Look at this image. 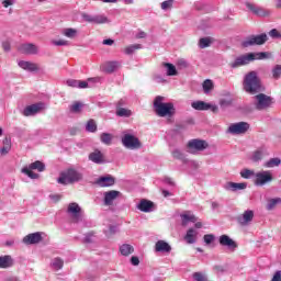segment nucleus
<instances>
[{"mask_svg": "<svg viewBox=\"0 0 281 281\" xmlns=\"http://www.w3.org/2000/svg\"><path fill=\"white\" fill-rule=\"evenodd\" d=\"M267 155H269V153H267V148L260 147L252 153L250 159L251 161H254V164H258V161H262V159L267 157Z\"/></svg>", "mask_w": 281, "mask_h": 281, "instance_id": "23", "label": "nucleus"}, {"mask_svg": "<svg viewBox=\"0 0 281 281\" xmlns=\"http://www.w3.org/2000/svg\"><path fill=\"white\" fill-rule=\"evenodd\" d=\"M61 34L66 36L67 38H76L78 36V30L76 29H64L61 31Z\"/></svg>", "mask_w": 281, "mask_h": 281, "instance_id": "39", "label": "nucleus"}, {"mask_svg": "<svg viewBox=\"0 0 281 281\" xmlns=\"http://www.w3.org/2000/svg\"><path fill=\"white\" fill-rule=\"evenodd\" d=\"M279 203H281V198H274L269 200L267 204V210H273V207H276V205H278Z\"/></svg>", "mask_w": 281, "mask_h": 281, "instance_id": "48", "label": "nucleus"}, {"mask_svg": "<svg viewBox=\"0 0 281 281\" xmlns=\"http://www.w3.org/2000/svg\"><path fill=\"white\" fill-rule=\"evenodd\" d=\"M2 49H4V52H10V49H11L10 40H5L2 42Z\"/></svg>", "mask_w": 281, "mask_h": 281, "instance_id": "60", "label": "nucleus"}, {"mask_svg": "<svg viewBox=\"0 0 281 281\" xmlns=\"http://www.w3.org/2000/svg\"><path fill=\"white\" fill-rule=\"evenodd\" d=\"M281 76V66L277 65L273 69H272V77L274 78V80H278Z\"/></svg>", "mask_w": 281, "mask_h": 281, "instance_id": "52", "label": "nucleus"}, {"mask_svg": "<svg viewBox=\"0 0 281 281\" xmlns=\"http://www.w3.org/2000/svg\"><path fill=\"white\" fill-rule=\"evenodd\" d=\"M280 164H281L280 158H271L270 160H268L265 164V167L266 168H276V167L280 166Z\"/></svg>", "mask_w": 281, "mask_h": 281, "instance_id": "43", "label": "nucleus"}, {"mask_svg": "<svg viewBox=\"0 0 281 281\" xmlns=\"http://www.w3.org/2000/svg\"><path fill=\"white\" fill-rule=\"evenodd\" d=\"M89 161L92 164H97L98 166H102V164H106V159L104 158V154L100 151V149H94L88 156Z\"/></svg>", "mask_w": 281, "mask_h": 281, "instance_id": "16", "label": "nucleus"}, {"mask_svg": "<svg viewBox=\"0 0 281 281\" xmlns=\"http://www.w3.org/2000/svg\"><path fill=\"white\" fill-rule=\"evenodd\" d=\"M50 267L54 269V271H60V269L65 267V260H63L60 257L54 258L50 262Z\"/></svg>", "mask_w": 281, "mask_h": 281, "instance_id": "32", "label": "nucleus"}, {"mask_svg": "<svg viewBox=\"0 0 281 281\" xmlns=\"http://www.w3.org/2000/svg\"><path fill=\"white\" fill-rule=\"evenodd\" d=\"M106 23H111V20L104 14H95L94 15V25H104Z\"/></svg>", "mask_w": 281, "mask_h": 281, "instance_id": "35", "label": "nucleus"}, {"mask_svg": "<svg viewBox=\"0 0 281 281\" xmlns=\"http://www.w3.org/2000/svg\"><path fill=\"white\" fill-rule=\"evenodd\" d=\"M213 271H215V273H225V267L220 265L214 266Z\"/></svg>", "mask_w": 281, "mask_h": 281, "instance_id": "62", "label": "nucleus"}, {"mask_svg": "<svg viewBox=\"0 0 281 281\" xmlns=\"http://www.w3.org/2000/svg\"><path fill=\"white\" fill-rule=\"evenodd\" d=\"M203 240H204L205 245H210L211 243L216 240V236H214L213 234H206V235H204Z\"/></svg>", "mask_w": 281, "mask_h": 281, "instance_id": "53", "label": "nucleus"}, {"mask_svg": "<svg viewBox=\"0 0 281 281\" xmlns=\"http://www.w3.org/2000/svg\"><path fill=\"white\" fill-rule=\"evenodd\" d=\"M177 67L178 69H188V67H190V64L188 63V60L180 58L177 60Z\"/></svg>", "mask_w": 281, "mask_h": 281, "instance_id": "50", "label": "nucleus"}, {"mask_svg": "<svg viewBox=\"0 0 281 281\" xmlns=\"http://www.w3.org/2000/svg\"><path fill=\"white\" fill-rule=\"evenodd\" d=\"M271 281H281V271H280V270H278V271L273 274Z\"/></svg>", "mask_w": 281, "mask_h": 281, "instance_id": "64", "label": "nucleus"}, {"mask_svg": "<svg viewBox=\"0 0 281 281\" xmlns=\"http://www.w3.org/2000/svg\"><path fill=\"white\" fill-rule=\"evenodd\" d=\"M192 109L195 111H210V103L204 101H194L191 103Z\"/></svg>", "mask_w": 281, "mask_h": 281, "instance_id": "31", "label": "nucleus"}, {"mask_svg": "<svg viewBox=\"0 0 281 281\" xmlns=\"http://www.w3.org/2000/svg\"><path fill=\"white\" fill-rule=\"evenodd\" d=\"M243 89L250 95H256V93H261V91H265L262 80L256 70H251L244 76Z\"/></svg>", "mask_w": 281, "mask_h": 281, "instance_id": "1", "label": "nucleus"}, {"mask_svg": "<svg viewBox=\"0 0 281 281\" xmlns=\"http://www.w3.org/2000/svg\"><path fill=\"white\" fill-rule=\"evenodd\" d=\"M44 108H45L44 103H35L32 105H27L23 110V115L25 117H32V115H36V113H41V111H43Z\"/></svg>", "mask_w": 281, "mask_h": 281, "instance_id": "15", "label": "nucleus"}, {"mask_svg": "<svg viewBox=\"0 0 281 281\" xmlns=\"http://www.w3.org/2000/svg\"><path fill=\"white\" fill-rule=\"evenodd\" d=\"M20 50L23 54H38V47L34 44H23L20 47Z\"/></svg>", "mask_w": 281, "mask_h": 281, "instance_id": "30", "label": "nucleus"}, {"mask_svg": "<svg viewBox=\"0 0 281 281\" xmlns=\"http://www.w3.org/2000/svg\"><path fill=\"white\" fill-rule=\"evenodd\" d=\"M153 207H155V203L146 199L140 200V202L137 204V210L140 212H153Z\"/></svg>", "mask_w": 281, "mask_h": 281, "instance_id": "24", "label": "nucleus"}, {"mask_svg": "<svg viewBox=\"0 0 281 281\" xmlns=\"http://www.w3.org/2000/svg\"><path fill=\"white\" fill-rule=\"evenodd\" d=\"M245 5L256 16H270V14H271V11H269L262 7H258L251 2H246Z\"/></svg>", "mask_w": 281, "mask_h": 281, "instance_id": "12", "label": "nucleus"}, {"mask_svg": "<svg viewBox=\"0 0 281 281\" xmlns=\"http://www.w3.org/2000/svg\"><path fill=\"white\" fill-rule=\"evenodd\" d=\"M98 186L100 188H111V186H115V178L113 176H104L97 180Z\"/></svg>", "mask_w": 281, "mask_h": 281, "instance_id": "22", "label": "nucleus"}, {"mask_svg": "<svg viewBox=\"0 0 281 281\" xmlns=\"http://www.w3.org/2000/svg\"><path fill=\"white\" fill-rule=\"evenodd\" d=\"M196 236H199V232L194 228H189L184 236V240L188 245H194V243H196Z\"/></svg>", "mask_w": 281, "mask_h": 281, "instance_id": "29", "label": "nucleus"}, {"mask_svg": "<svg viewBox=\"0 0 281 281\" xmlns=\"http://www.w3.org/2000/svg\"><path fill=\"white\" fill-rule=\"evenodd\" d=\"M80 212H82V209L78 203L71 202L68 204L67 213L72 217L75 223H78V221H80Z\"/></svg>", "mask_w": 281, "mask_h": 281, "instance_id": "13", "label": "nucleus"}, {"mask_svg": "<svg viewBox=\"0 0 281 281\" xmlns=\"http://www.w3.org/2000/svg\"><path fill=\"white\" fill-rule=\"evenodd\" d=\"M187 146L191 155H196V153H202V150H205V148H207L210 145L207 144V142L203 139L195 138V139L189 140Z\"/></svg>", "mask_w": 281, "mask_h": 281, "instance_id": "10", "label": "nucleus"}, {"mask_svg": "<svg viewBox=\"0 0 281 281\" xmlns=\"http://www.w3.org/2000/svg\"><path fill=\"white\" fill-rule=\"evenodd\" d=\"M251 221H254V211L251 210L245 211L243 215H239L237 217V222L239 223V225H249Z\"/></svg>", "mask_w": 281, "mask_h": 281, "instance_id": "21", "label": "nucleus"}, {"mask_svg": "<svg viewBox=\"0 0 281 281\" xmlns=\"http://www.w3.org/2000/svg\"><path fill=\"white\" fill-rule=\"evenodd\" d=\"M212 45V38L211 37H202L199 41V47L200 49H205L206 47H210Z\"/></svg>", "mask_w": 281, "mask_h": 281, "instance_id": "41", "label": "nucleus"}, {"mask_svg": "<svg viewBox=\"0 0 281 281\" xmlns=\"http://www.w3.org/2000/svg\"><path fill=\"white\" fill-rule=\"evenodd\" d=\"M78 81H79V80L68 79V80L66 81V85H67L68 87L78 88Z\"/></svg>", "mask_w": 281, "mask_h": 281, "instance_id": "61", "label": "nucleus"}, {"mask_svg": "<svg viewBox=\"0 0 281 281\" xmlns=\"http://www.w3.org/2000/svg\"><path fill=\"white\" fill-rule=\"evenodd\" d=\"M153 80H154V82H158L159 85H164V82H166L164 77L161 75H158V74H155L153 76Z\"/></svg>", "mask_w": 281, "mask_h": 281, "instance_id": "57", "label": "nucleus"}, {"mask_svg": "<svg viewBox=\"0 0 281 281\" xmlns=\"http://www.w3.org/2000/svg\"><path fill=\"white\" fill-rule=\"evenodd\" d=\"M271 181H273V175L269 170L255 173V186L258 188H262V186H267V183H271Z\"/></svg>", "mask_w": 281, "mask_h": 281, "instance_id": "7", "label": "nucleus"}, {"mask_svg": "<svg viewBox=\"0 0 281 281\" xmlns=\"http://www.w3.org/2000/svg\"><path fill=\"white\" fill-rule=\"evenodd\" d=\"M172 158L173 159H179L180 161H186V156H183V153L179 149H175L172 153Z\"/></svg>", "mask_w": 281, "mask_h": 281, "instance_id": "49", "label": "nucleus"}, {"mask_svg": "<svg viewBox=\"0 0 281 281\" xmlns=\"http://www.w3.org/2000/svg\"><path fill=\"white\" fill-rule=\"evenodd\" d=\"M116 115L119 117H131V115H133V112H131V110L125 109V108H117Z\"/></svg>", "mask_w": 281, "mask_h": 281, "instance_id": "40", "label": "nucleus"}, {"mask_svg": "<svg viewBox=\"0 0 281 281\" xmlns=\"http://www.w3.org/2000/svg\"><path fill=\"white\" fill-rule=\"evenodd\" d=\"M43 240V233H31L23 237L22 241L24 245H38Z\"/></svg>", "mask_w": 281, "mask_h": 281, "instance_id": "14", "label": "nucleus"}, {"mask_svg": "<svg viewBox=\"0 0 281 281\" xmlns=\"http://www.w3.org/2000/svg\"><path fill=\"white\" fill-rule=\"evenodd\" d=\"M172 3H175V0H166L161 3V10H170L172 8Z\"/></svg>", "mask_w": 281, "mask_h": 281, "instance_id": "55", "label": "nucleus"}, {"mask_svg": "<svg viewBox=\"0 0 281 281\" xmlns=\"http://www.w3.org/2000/svg\"><path fill=\"white\" fill-rule=\"evenodd\" d=\"M180 218L183 227L188 226V223H196V221H199V218H196V216L190 212L181 214Z\"/></svg>", "mask_w": 281, "mask_h": 281, "instance_id": "27", "label": "nucleus"}, {"mask_svg": "<svg viewBox=\"0 0 281 281\" xmlns=\"http://www.w3.org/2000/svg\"><path fill=\"white\" fill-rule=\"evenodd\" d=\"M83 176L82 172L78 171L77 169L69 168L59 173L57 178V183L60 186H70L71 183H78L82 181Z\"/></svg>", "mask_w": 281, "mask_h": 281, "instance_id": "3", "label": "nucleus"}, {"mask_svg": "<svg viewBox=\"0 0 281 281\" xmlns=\"http://www.w3.org/2000/svg\"><path fill=\"white\" fill-rule=\"evenodd\" d=\"M162 67H165L166 70V75L167 76H178V71H177V67L170 63H162Z\"/></svg>", "mask_w": 281, "mask_h": 281, "instance_id": "33", "label": "nucleus"}, {"mask_svg": "<svg viewBox=\"0 0 281 281\" xmlns=\"http://www.w3.org/2000/svg\"><path fill=\"white\" fill-rule=\"evenodd\" d=\"M100 140L105 146H111V144H113V134H111V133H102L100 135Z\"/></svg>", "mask_w": 281, "mask_h": 281, "instance_id": "34", "label": "nucleus"}, {"mask_svg": "<svg viewBox=\"0 0 281 281\" xmlns=\"http://www.w3.org/2000/svg\"><path fill=\"white\" fill-rule=\"evenodd\" d=\"M16 3V0H3L2 5L3 8H10V5H14Z\"/></svg>", "mask_w": 281, "mask_h": 281, "instance_id": "63", "label": "nucleus"}, {"mask_svg": "<svg viewBox=\"0 0 281 281\" xmlns=\"http://www.w3.org/2000/svg\"><path fill=\"white\" fill-rule=\"evenodd\" d=\"M18 65L21 69H24V71H38L41 69L37 64L32 61L21 60Z\"/></svg>", "mask_w": 281, "mask_h": 281, "instance_id": "25", "label": "nucleus"}, {"mask_svg": "<svg viewBox=\"0 0 281 281\" xmlns=\"http://www.w3.org/2000/svg\"><path fill=\"white\" fill-rule=\"evenodd\" d=\"M120 251L122 256H131L135 251V248L130 244H123L120 247Z\"/></svg>", "mask_w": 281, "mask_h": 281, "instance_id": "36", "label": "nucleus"}, {"mask_svg": "<svg viewBox=\"0 0 281 281\" xmlns=\"http://www.w3.org/2000/svg\"><path fill=\"white\" fill-rule=\"evenodd\" d=\"M218 240L222 247H227V249H231L232 251L238 247V244H236V241H234V239H232L228 235L220 236Z\"/></svg>", "mask_w": 281, "mask_h": 281, "instance_id": "20", "label": "nucleus"}, {"mask_svg": "<svg viewBox=\"0 0 281 281\" xmlns=\"http://www.w3.org/2000/svg\"><path fill=\"white\" fill-rule=\"evenodd\" d=\"M255 99L257 100L255 103L257 111H265V109H269L273 104V99L265 93L257 94Z\"/></svg>", "mask_w": 281, "mask_h": 281, "instance_id": "9", "label": "nucleus"}, {"mask_svg": "<svg viewBox=\"0 0 281 281\" xmlns=\"http://www.w3.org/2000/svg\"><path fill=\"white\" fill-rule=\"evenodd\" d=\"M137 49H142V44H132L124 48V54L127 56H131L132 54H135Z\"/></svg>", "mask_w": 281, "mask_h": 281, "instance_id": "37", "label": "nucleus"}, {"mask_svg": "<svg viewBox=\"0 0 281 281\" xmlns=\"http://www.w3.org/2000/svg\"><path fill=\"white\" fill-rule=\"evenodd\" d=\"M83 106L85 104L81 102L75 101L71 105H69V111L70 113H81Z\"/></svg>", "mask_w": 281, "mask_h": 281, "instance_id": "38", "label": "nucleus"}, {"mask_svg": "<svg viewBox=\"0 0 281 281\" xmlns=\"http://www.w3.org/2000/svg\"><path fill=\"white\" fill-rule=\"evenodd\" d=\"M32 170H37L38 172H44L45 170V164L41 162V160H36L35 162H32L27 167L22 168L21 172L23 175H26L30 179H38L41 177L38 173H35Z\"/></svg>", "mask_w": 281, "mask_h": 281, "instance_id": "4", "label": "nucleus"}, {"mask_svg": "<svg viewBox=\"0 0 281 281\" xmlns=\"http://www.w3.org/2000/svg\"><path fill=\"white\" fill-rule=\"evenodd\" d=\"M86 131H88V133H95V131H98V125L95 124V121L89 120L86 124Z\"/></svg>", "mask_w": 281, "mask_h": 281, "instance_id": "44", "label": "nucleus"}, {"mask_svg": "<svg viewBox=\"0 0 281 281\" xmlns=\"http://www.w3.org/2000/svg\"><path fill=\"white\" fill-rule=\"evenodd\" d=\"M234 102V100L232 99H221L220 100V106H222L223 109L227 108V106H232V103Z\"/></svg>", "mask_w": 281, "mask_h": 281, "instance_id": "54", "label": "nucleus"}, {"mask_svg": "<svg viewBox=\"0 0 281 281\" xmlns=\"http://www.w3.org/2000/svg\"><path fill=\"white\" fill-rule=\"evenodd\" d=\"M117 67H120L119 61H106L101 66V69L104 74H113Z\"/></svg>", "mask_w": 281, "mask_h": 281, "instance_id": "26", "label": "nucleus"}, {"mask_svg": "<svg viewBox=\"0 0 281 281\" xmlns=\"http://www.w3.org/2000/svg\"><path fill=\"white\" fill-rule=\"evenodd\" d=\"M202 87H203L204 93H210V91H212V89H214V82H212L211 79H206V80H204Z\"/></svg>", "mask_w": 281, "mask_h": 281, "instance_id": "42", "label": "nucleus"}, {"mask_svg": "<svg viewBox=\"0 0 281 281\" xmlns=\"http://www.w3.org/2000/svg\"><path fill=\"white\" fill-rule=\"evenodd\" d=\"M224 190L226 192H239V190H247V183L246 182H226L223 186Z\"/></svg>", "mask_w": 281, "mask_h": 281, "instance_id": "19", "label": "nucleus"}, {"mask_svg": "<svg viewBox=\"0 0 281 281\" xmlns=\"http://www.w3.org/2000/svg\"><path fill=\"white\" fill-rule=\"evenodd\" d=\"M240 177L243 179H251V177H256V172L251 169H244L240 171Z\"/></svg>", "mask_w": 281, "mask_h": 281, "instance_id": "46", "label": "nucleus"}, {"mask_svg": "<svg viewBox=\"0 0 281 281\" xmlns=\"http://www.w3.org/2000/svg\"><path fill=\"white\" fill-rule=\"evenodd\" d=\"M14 265V259L12 256L4 255L0 257V269H10Z\"/></svg>", "mask_w": 281, "mask_h": 281, "instance_id": "28", "label": "nucleus"}, {"mask_svg": "<svg viewBox=\"0 0 281 281\" xmlns=\"http://www.w3.org/2000/svg\"><path fill=\"white\" fill-rule=\"evenodd\" d=\"M269 41V37L266 33L259 35H250L243 43L241 47H254V45H265Z\"/></svg>", "mask_w": 281, "mask_h": 281, "instance_id": "6", "label": "nucleus"}, {"mask_svg": "<svg viewBox=\"0 0 281 281\" xmlns=\"http://www.w3.org/2000/svg\"><path fill=\"white\" fill-rule=\"evenodd\" d=\"M81 19L86 23H92L93 25H95V15H91L89 13H82Z\"/></svg>", "mask_w": 281, "mask_h": 281, "instance_id": "47", "label": "nucleus"}, {"mask_svg": "<svg viewBox=\"0 0 281 281\" xmlns=\"http://www.w3.org/2000/svg\"><path fill=\"white\" fill-rule=\"evenodd\" d=\"M120 194H122V193L120 191H115V190L104 192L103 193V204L108 207L113 205V203H115V200L117 199V196H120Z\"/></svg>", "mask_w": 281, "mask_h": 281, "instance_id": "17", "label": "nucleus"}, {"mask_svg": "<svg viewBox=\"0 0 281 281\" xmlns=\"http://www.w3.org/2000/svg\"><path fill=\"white\" fill-rule=\"evenodd\" d=\"M154 249L156 254H170V251H172V246H170L168 241L160 239L156 241Z\"/></svg>", "mask_w": 281, "mask_h": 281, "instance_id": "18", "label": "nucleus"}, {"mask_svg": "<svg viewBox=\"0 0 281 281\" xmlns=\"http://www.w3.org/2000/svg\"><path fill=\"white\" fill-rule=\"evenodd\" d=\"M121 142L125 148H128L130 150H137L142 148V142H139V138L133 134H128L126 132L123 133V136L121 138Z\"/></svg>", "mask_w": 281, "mask_h": 281, "instance_id": "5", "label": "nucleus"}, {"mask_svg": "<svg viewBox=\"0 0 281 281\" xmlns=\"http://www.w3.org/2000/svg\"><path fill=\"white\" fill-rule=\"evenodd\" d=\"M252 55L254 60H265L269 58V53L261 52V53H250Z\"/></svg>", "mask_w": 281, "mask_h": 281, "instance_id": "45", "label": "nucleus"}, {"mask_svg": "<svg viewBox=\"0 0 281 281\" xmlns=\"http://www.w3.org/2000/svg\"><path fill=\"white\" fill-rule=\"evenodd\" d=\"M52 43L56 47H67V46H69V41H66V40L53 41Z\"/></svg>", "mask_w": 281, "mask_h": 281, "instance_id": "51", "label": "nucleus"}, {"mask_svg": "<svg viewBox=\"0 0 281 281\" xmlns=\"http://www.w3.org/2000/svg\"><path fill=\"white\" fill-rule=\"evenodd\" d=\"M269 36H271V38H281V33L278 30L272 29L269 32Z\"/></svg>", "mask_w": 281, "mask_h": 281, "instance_id": "58", "label": "nucleus"}, {"mask_svg": "<svg viewBox=\"0 0 281 281\" xmlns=\"http://www.w3.org/2000/svg\"><path fill=\"white\" fill-rule=\"evenodd\" d=\"M250 125L247 122H238V123H232L226 133L229 135H245L247 131H249Z\"/></svg>", "mask_w": 281, "mask_h": 281, "instance_id": "8", "label": "nucleus"}, {"mask_svg": "<svg viewBox=\"0 0 281 281\" xmlns=\"http://www.w3.org/2000/svg\"><path fill=\"white\" fill-rule=\"evenodd\" d=\"M165 97L157 95L154 100V113L158 117H175L177 109L172 102H164Z\"/></svg>", "mask_w": 281, "mask_h": 281, "instance_id": "2", "label": "nucleus"}, {"mask_svg": "<svg viewBox=\"0 0 281 281\" xmlns=\"http://www.w3.org/2000/svg\"><path fill=\"white\" fill-rule=\"evenodd\" d=\"M249 63H254V55L251 53L236 57L231 64V67L232 69H238V67H245V65H249Z\"/></svg>", "mask_w": 281, "mask_h": 281, "instance_id": "11", "label": "nucleus"}, {"mask_svg": "<svg viewBox=\"0 0 281 281\" xmlns=\"http://www.w3.org/2000/svg\"><path fill=\"white\" fill-rule=\"evenodd\" d=\"M193 280H195V281H206L207 279L205 278V276H203V273L194 272L193 273Z\"/></svg>", "mask_w": 281, "mask_h": 281, "instance_id": "56", "label": "nucleus"}, {"mask_svg": "<svg viewBox=\"0 0 281 281\" xmlns=\"http://www.w3.org/2000/svg\"><path fill=\"white\" fill-rule=\"evenodd\" d=\"M11 149H12V146H3L2 148H0L1 157H5V155H8V153H10Z\"/></svg>", "mask_w": 281, "mask_h": 281, "instance_id": "59", "label": "nucleus"}]
</instances>
